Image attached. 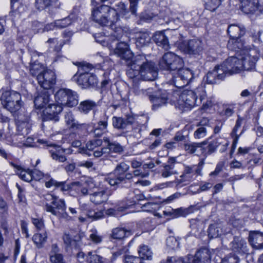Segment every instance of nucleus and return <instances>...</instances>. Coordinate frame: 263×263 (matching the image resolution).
<instances>
[{"mask_svg":"<svg viewBox=\"0 0 263 263\" xmlns=\"http://www.w3.org/2000/svg\"><path fill=\"white\" fill-rule=\"evenodd\" d=\"M234 113V107L233 105L227 106L226 105L222 111L221 115L227 117L231 116Z\"/></svg>","mask_w":263,"mask_h":263,"instance_id":"obj_64","label":"nucleus"},{"mask_svg":"<svg viewBox=\"0 0 263 263\" xmlns=\"http://www.w3.org/2000/svg\"><path fill=\"white\" fill-rule=\"evenodd\" d=\"M63 106L58 103H50L43 111V120H54L58 121L59 120V115L62 112Z\"/></svg>","mask_w":263,"mask_h":263,"instance_id":"obj_14","label":"nucleus"},{"mask_svg":"<svg viewBox=\"0 0 263 263\" xmlns=\"http://www.w3.org/2000/svg\"><path fill=\"white\" fill-rule=\"evenodd\" d=\"M151 36L149 32L139 31L136 35V44L137 47L141 48L149 45L151 42Z\"/></svg>","mask_w":263,"mask_h":263,"instance_id":"obj_30","label":"nucleus"},{"mask_svg":"<svg viewBox=\"0 0 263 263\" xmlns=\"http://www.w3.org/2000/svg\"><path fill=\"white\" fill-rule=\"evenodd\" d=\"M113 25L112 27H110L113 29V32L111 34L110 37L112 40H121L124 36H127L128 34H130L131 30L127 26H123V27H115L113 28Z\"/></svg>","mask_w":263,"mask_h":263,"instance_id":"obj_31","label":"nucleus"},{"mask_svg":"<svg viewBox=\"0 0 263 263\" xmlns=\"http://www.w3.org/2000/svg\"><path fill=\"white\" fill-rule=\"evenodd\" d=\"M227 31L230 37L227 44L228 48L235 51L242 49L243 43L240 38L246 33L245 28L243 26L232 24L229 26Z\"/></svg>","mask_w":263,"mask_h":263,"instance_id":"obj_6","label":"nucleus"},{"mask_svg":"<svg viewBox=\"0 0 263 263\" xmlns=\"http://www.w3.org/2000/svg\"><path fill=\"white\" fill-rule=\"evenodd\" d=\"M81 65V69L85 71V72L81 73L77 79L78 84L81 86L82 88H88L89 87H94L97 85L98 79L96 76L92 73L87 72L91 68V65L89 64H83L79 63Z\"/></svg>","mask_w":263,"mask_h":263,"instance_id":"obj_9","label":"nucleus"},{"mask_svg":"<svg viewBox=\"0 0 263 263\" xmlns=\"http://www.w3.org/2000/svg\"><path fill=\"white\" fill-rule=\"evenodd\" d=\"M134 123L129 124L132 125V129L127 132V135L139 139L142 136V131L146 128L145 123L147 122V119L144 116L138 115H134Z\"/></svg>","mask_w":263,"mask_h":263,"instance_id":"obj_11","label":"nucleus"},{"mask_svg":"<svg viewBox=\"0 0 263 263\" xmlns=\"http://www.w3.org/2000/svg\"><path fill=\"white\" fill-rule=\"evenodd\" d=\"M47 43L50 45L51 48H53V50L57 52L61 50V48L63 45V42H60L59 43L58 39L57 38L49 39Z\"/></svg>","mask_w":263,"mask_h":263,"instance_id":"obj_55","label":"nucleus"},{"mask_svg":"<svg viewBox=\"0 0 263 263\" xmlns=\"http://www.w3.org/2000/svg\"><path fill=\"white\" fill-rule=\"evenodd\" d=\"M194 208H195V206L191 205L187 209H177L173 211V214L174 217L185 216L186 215L193 212V209Z\"/></svg>","mask_w":263,"mask_h":263,"instance_id":"obj_50","label":"nucleus"},{"mask_svg":"<svg viewBox=\"0 0 263 263\" xmlns=\"http://www.w3.org/2000/svg\"><path fill=\"white\" fill-rule=\"evenodd\" d=\"M134 66H137V64H136V58L130 63V68L127 71V75L130 78L133 80V83L135 81L137 80L138 78H137L139 74H140L139 70L137 68H133Z\"/></svg>","mask_w":263,"mask_h":263,"instance_id":"obj_42","label":"nucleus"},{"mask_svg":"<svg viewBox=\"0 0 263 263\" xmlns=\"http://www.w3.org/2000/svg\"><path fill=\"white\" fill-rule=\"evenodd\" d=\"M58 0H35V6L39 10H43L50 7H58Z\"/></svg>","mask_w":263,"mask_h":263,"instance_id":"obj_36","label":"nucleus"},{"mask_svg":"<svg viewBox=\"0 0 263 263\" xmlns=\"http://www.w3.org/2000/svg\"><path fill=\"white\" fill-rule=\"evenodd\" d=\"M148 98L153 104L154 108L158 107L166 103L167 99L164 97H159L157 95H148Z\"/></svg>","mask_w":263,"mask_h":263,"instance_id":"obj_41","label":"nucleus"},{"mask_svg":"<svg viewBox=\"0 0 263 263\" xmlns=\"http://www.w3.org/2000/svg\"><path fill=\"white\" fill-rule=\"evenodd\" d=\"M151 89L148 88L147 89H140L139 88V85L137 83H134L133 85L132 90L134 93L136 95H146L148 96L149 93H151L150 90Z\"/></svg>","mask_w":263,"mask_h":263,"instance_id":"obj_57","label":"nucleus"},{"mask_svg":"<svg viewBox=\"0 0 263 263\" xmlns=\"http://www.w3.org/2000/svg\"><path fill=\"white\" fill-rule=\"evenodd\" d=\"M67 98V103L66 106L71 107L78 104V96L75 91L70 89Z\"/></svg>","mask_w":263,"mask_h":263,"instance_id":"obj_49","label":"nucleus"},{"mask_svg":"<svg viewBox=\"0 0 263 263\" xmlns=\"http://www.w3.org/2000/svg\"><path fill=\"white\" fill-rule=\"evenodd\" d=\"M69 90L70 89L66 88L59 89L54 95L56 102L62 106H66Z\"/></svg>","mask_w":263,"mask_h":263,"instance_id":"obj_35","label":"nucleus"},{"mask_svg":"<svg viewBox=\"0 0 263 263\" xmlns=\"http://www.w3.org/2000/svg\"><path fill=\"white\" fill-rule=\"evenodd\" d=\"M130 10L123 3L116 5V8L106 5L93 8L91 18L93 21L102 26L112 27L120 20V16L128 18L130 17Z\"/></svg>","mask_w":263,"mask_h":263,"instance_id":"obj_1","label":"nucleus"},{"mask_svg":"<svg viewBox=\"0 0 263 263\" xmlns=\"http://www.w3.org/2000/svg\"><path fill=\"white\" fill-rule=\"evenodd\" d=\"M179 47L183 52L190 54H200L203 50L202 42L197 39L183 41L180 44Z\"/></svg>","mask_w":263,"mask_h":263,"instance_id":"obj_12","label":"nucleus"},{"mask_svg":"<svg viewBox=\"0 0 263 263\" xmlns=\"http://www.w3.org/2000/svg\"><path fill=\"white\" fill-rule=\"evenodd\" d=\"M47 235L46 232L35 234L32 237V240L38 248H42L47 240Z\"/></svg>","mask_w":263,"mask_h":263,"instance_id":"obj_46","label":"nucleus"},{"mask_svg":"<svg viewBox=\"0 0 263 263\" xmlns=\"http://www.w3.org/2000/svg\"><path fill=\"white\" fill-rule=\"evenodd\" d=\"M86 261L87 263H103V258L98 255L96 251L88 252L86 255Z\"/></svg>","mask_w":263,"mask_h":263,"instance_id":"obj_45","label":"nucleus"},{"mask_svg":"<svg viewBox=\"0 0 263 263\" xmlns=\"http://www.w3.org/2000/svg\"><path fill=\"white\" fill-rule=\"evenodd\" d=\"M47 146L52 147L49 150L50 156L52 159L59 162H64L67 160V158L65 154H70L71 151L69 148H63L60 146L55 144H46Z\"/></svg>","mask_w":263,"mask_h":263,"instance_id":"obj_16","label":"nucleus"},{"mask_svg":"<svg viewBox=\"0 0 263 263\" xmlns=\"http://www.w3.org/2000/svg\"><path fill=\"white\" fill-rule=\"evenodd\" d=\"M214 70L217 73L218 79H220V80L224 79L227 75H230L228 70H227L226 66H224L223 62L220 65L216 66L214 67Z\"/></svg>","mask_w":263,"mask_h":263,"instance_id":"obj_44","label":"nucleus"},{"mask_svg":"<svg viewBox=\"0 0 263 263\" xmlns=\"http://www.w3.org/2000/svg\"><path fill=\"white\" fill-rule=\"evenodd\" d=\"M176 163V161L175 158H170L167 162L163 164V168L161 170V176L163 178H167L177 174L178 172L175 168Z\"/></svg>","mask_w":263,"mask_h":263,"instance_id":"obj_26","label":"nucleus"},{"mask_svg":"<svg viewBox=\"0 0 263 263\" xmlns=\"http://www.w3.org/2000/svg\"><path fill=\"white\" fill-rule=\"evenodd\" d=\"M50 102V94L48 91H45L36 97L34 100L35 106L38 108L45 107Z\"/></svg>","mask_w":263,"mask_h":263,"instance_id":"obj_32","label":"nucleus"},{"mask_svg":"<svg viewBox=\"0 0 263 263\" xmlns=\"http://www.w3.org/2000/svg\"><path fill=\"white\" fill-rule=\"evenodd\" d=\"M134 115H126L124 118L114 116L112 118V126L118 129H124L129 123H134Z\"/></svg>","mask_w":263,"mask_h":263,"instance_id":"obj_22","label":"nucleus"},{"mask_svg":"<svg viewBox=\"0 0 263 263\" xmlns=\"http://www.w3.org/2000/svg\"><path fill=\"white\" fill-rule=\"evenodd\" d=\"M129 165L124 162L118 164L114 170L113 174L106 178V181L113 186H118L122 183H126L133 178V174L127 173Z\"/></svg>","mask_w":263,"mask_h":263,"instance_id":"obj_4","label":"nucleus"},{"mask_svg":"<svg viewBox=\"0 0 263 263\" xmlns=\"http://www.w3.org/2000/svg\"><path fill=\"white\" fill-rule=\"evenodd\" d=\"M205 96L206 92L202 85L194 90H184L179 96L176 106L182 110L191 109L195 105L200 104Z\"/></svg>","mask_w":263,"mask_h":263,"instance_id":"obj_2","label":"nucleus"},{"mask_svg":"<svg viewBox=\"0 0 263 263\" xmlns=\"http://www.w3.org/2000/svg\"><path fill=\"white\" fill-rule=\"evenodd\" d=\"M10 164L13 167L17 170L16 174L20 178L26 182H30L33 180L32 175V171L29 169H24L22 166L10 162Z\"/></svg>","mask_w":263,"mask_h":263,"instance_id":"obj_33","label":"nucleus"},{"mask_svg":"<svg viewBox=\"0 0 263 263\" xmlns=\"http://www.w3.org/2000/svg\"><path fill=\"white\" fill-rule=\"evenodd\" d=\"M240 8L246 14L253 13L259 11L263 14V8L258 5V0H239Z\"/></svg>","mask_w":263,"mask_h":263,"instance_id":"obj_18","label":"nucleus"},{"mask_svg":"<svg viewBox=\"0 0 263 263\" xmlns=\"http://www.w3.org/2000/svg\"><path fill=\"white\" fill-rule=\"evenodd\" d=\"M159 65L162 69L176 71L183 67L184 63L179 56L172 52H167L160 59Z\"/></svg>","mask_w":263,"mask_h":263,"instance_id":"obj_8","label":"nucleus"},{"mask_svg":"<svg viewBox=\"0 0 263 263\" xmlns=\"http://www.w3.org/2000/svg\"><path fill=\"white\" fill-rule=\"evenodd\" d=\"M37 143L43 144H47V142L45 140L37 139L36 142H35L34 139L33 137H29L26 139L24 143V145L27 147H36L37 146Z\"/></svg>","mask_w":263,"mask_h":263,"instance_id":"obj_53","label":"nucleus"},{"mask_svg":"<svg viewBox=\"0 0 263 263\" xmlns=\"http://www.w3.org/2000/svg\"><path fill=\"white\" fill-rule=\"evenodd\" d=\"M218 80H220L218 79V76L217 73L213 69L211 71H209L206 74V81L209 84H215L217 82Z\"/></svg>","mask_w":263,"mask_h":263,"instance_id":"obj_56","label":"nucleus"},{"mask_svg":"<svg viewBox=\"0 0 263 263\" xmlns=\"http://www.w3.org/2000/svg\"><path fill=\"white\" fill-rule=\"evenodd\" d=\"M193 78L192 72L189 69L181 68L178 69L175 75L172 76V80L170 81V84L173 87L180 89L188 84Z\"/></svg>","mask_w":263,"mask_h":263,"instance_id":"obj_10","label":"nucleus"},{"mask_svg":"<svg viewBox=\"0 0 263 263\" xmlns=\"http://www.w3.org/2000/svg\"><path fill=\"white\" fill-rule=\"evenodd\" d=\"M108 116L105 112H102L96 126L93 127L92 133L95 137H100L107 132Z\"/></svg>","mask_w":263,"mask_h":263,"instance_id":"obj_20","label":"nucleus"},{"mask_svg":"<svg viewBox=\"0 0 263 263\" xmlns=\"http://www.w3.org/2000/svg\"><path fill=\"white\" fill-rule=\"evenodd\" d=\"M155 43L159 47H161L165 50H168L170 48V44L167 37L165 35L164 32H156L154 36Z\"/></svg>","mask_w":263,"mask_h":263,"instance_id":"obj_29","label":"nucleus"},{"mask_svg":"<svg viewBox=\"0 0 263 263\" xmlns=\"http://www.w3.org/2000/svg\"><path fill=\"white\" fill-rule=\"evenodd\" d=\"M45 70L40 64L34 63L30 66V73L33 77H36L37 80L39 76L42 74Z\"/></svg>","mask_w":263,"mask_h":263,"instance_id":"obj_43","label":"nucleus"},{"mask_svg":"<svg viewBox=\"0 0 263 263\" xmlns=\"http://www.w3.org/2000/svg\"><path fill=\"white\" fill-rule=\"evenodd\" d=\"M47 201L50 203H46L44 209L47 212L57 217L59 219H70V217L66 212V206L64 199L58 197L48 194L45 197Z\"/></svg>","mask_w":263,"mask_h":263,"instance_id":"obj_3","label":"nucleus"},{"mask_svg":"<svg viewBox=\"0 0 263 263\" xmlns=\"http://www.w3.org/2000/svg\"><path fill=\"white\" fill-rule=\"evenodd\" d=\"M102 140L101 139H93L89 140L86 144V148L89 151H94L96 148L100 146L102 144Z\"/></svg>","mask_w":263,"mask_h":263,"instance_id":"obj_54","label":"nucleus"},{"mask_svg":"<svg viewBox=\"0 0 263 263\" xmlns=\"http://www.w3.org/2000/svg\"><path fill=\"white\" fill-rule=\"evenodd\" d=\"M130 234V230H126L124 228H116L112 230L111 237L115 239H121Z\"/></svg>","mask_w":263,"mask_h":263,"instance_id":"obj_38","label":"nucleus"},{"mask_svg":"<svg viewBox=\"0 0 263 263\" xmlns=\"http://www.w3.org/2000/svg\"><path fill=\"white\" fill-rule=\"evenodd\" d=\"M65 120L67 124L70 127L72 126H73L74 124L77 122V121H75L73 116L71 112H66L65 115Z\"/></svg>","mask_w":263,"mask_h":263,"instance_id":"obj_62","label":"nucleus"},{"mask_svg":"<svg viewBox=\"0 0 263 263\" xmlns=\"http://www.w3.org/2000/svg\"><path fill=\"white\" fill-rule=\"evenodd\" d=\"M73 18L74 16H73L72 14H71L63 19L55 21L56 27L62 29L69 26L71 24V20Z\"/></svg>","mask_w":263,"mask_h":263,"instance_id":"obj_48","label":"nucleus"},{"mask_svg":"<svg viewBox=\"0 0 263 263\" xmlns=\"http://www.w3.org/2000/svg\"><path fill=\"white\" fill-rule=\"evenodd\" d=\"M239 258L235 254H230L222 259L221 263H239Z\"/></svg>","mask_w":263,"mask_h":263,"instance_id":"obj_59","label":"nucleus"},{"mask_svg":"<svg viewBox=\"0 0 263 263\" xmlns=\"http://www.w3.org/2000/svg\"><path fill=\"white\" fill-rule=\"evenodd\" d=\"M124 263H144L139 257L127 255L124 258Z\"/></svg>","mask_w":263,"mask_h":263,"instance_id":"obj_60","label":"nucleus"},{"mask_svg":"<svg viewBox=\"0 0 263 263\" xmlns=\"http://www.w3.org/2000/svg\"><path fill=\"white\" fill-rule=\"evenodd\" d=\"M115 53L121 59L126 61L133 57V53L129 48V45L125 42H121L117 44Z\"/></svg>","mask_w":263,"mask_h":263,"instance_id":"obj_24","label":"nucleus"},{"mask_svg":"<svg viewBox=\"0 0 263 263\" xmlns=\"http://www.w3.org/2000/svg\"><path fill=\"white\" fill-rule=\"evenodd\" d=\"M50 261L51 263H67L62 254L50 255Z\"/></svg>","mask_w":263,"mask_h":263,"instance_id":"obj_61","label":"nucleus"},{"mask_svg":"<svg viewBox=\"0 0 263 263\" xmlns=\"http://www.w3.org/2000/svg\"><path fill=\"white\" fill-rule=\"evenodd\" d=\"M221 2V0H205V8L210 11H214L219 7Z\"/></svg>","mask_w":263,"mask_h":263,"instance_id":"obj_51","label":"nucleus"},{"mask_svg":"<svg viewBox=\"0 0 263 263\" xmlns=\"http://www.w3.org/2000/svg\"><path fill=\"white\" fill-rule=\"evenodd\" d=\"M96 106L97 104L95 102L88 100L81 102L79 106V109L81 112L87 114L90 110L96 107Z\"/></svg>","mask_w":263,"mask_h":263,"instance_id":"obj_40","label":"nucleus"},{"mask_svg":"<svg viewBox=\"0 0 263 263\" xmlns=\"http://www.w3.org/2000/svg\"><path fill=\"white\" fill-rule=\"evenodd\" d=\"M136 64L133 68H138L140 73V77L145 81H154L158 76L157 68L155 63L152 61H147L145 57L142 55H138L136 57Z\"/></svg>","mask_w":263,"mask_h":263,"instance_id":"obj_5","label":"nucleus"},{"mask_svg":"<svg viewBox=\"0 0 263 263\" xmlns=\"http://www.w3.org/2000/svg\"><path fill=\"white\" fill-rule=\"evenodd\" d=\"M0 100L3 106L12 113L18 110L23 105L21 94L14 90L3 92Z\"/></svg>","mask_w":263,"mask_h":263,"instance_id":"obj_7","label":"nucleus"},{"mask_svg":"<svg viewBox=\"0 0 263 263\" xmlns=\"http://www.w3.org/2000/svg\"><path fill=\"white\" fill-rule=\"evenodd\" d=\"M249 242L253 248L263 249V233L259 231H252L249 235Z\"/></svg>","mask_w":263,"mask_h":263,"instance_id":"obj_27","label":"nucleus"},{"mask_svg":"<svg viewBox=\"0 0 263 263\" xmlns=\"http://www.w3.org/2000/svg\"><path fill=\"white\" fill-rule=\"evenodd\" d=\"M232 250L240 254H248L249 250L247 242L242 238L235 237L231 242Z\"/></svg>","mask_w":263,"mask_h":263,"instance_id":"obj_23","label":"nucleus"},{"mask_svg":"<svg viewBox=\"0 0 263 263\" xmlns=\"http://www.w3.org/2000/svg\"><path fill=\"white\" fill-rule=\"evenodd\" d=\"M103 140L107 144L108 152H109L110 156H112V153L121 154L123 152L124 147L119 143L116 141H111L108 137H104Z\"/></svg>","mask_w":263,"mask_h":263,"instance_id":"obj_34","label":"nucleus"},{"mask_svg":"<svg viewBox=\"0 0 263 263\" xmlns=\"http://www.w3.org/2000/svg\"><path fill=\"white\" fill-rule=\"evenodd\" d=\"M224 66L226 65L229 72V74L240 72L242 70L241 61L239 58L232 56L226 59L224 62Z\"/></svg>","mask_w":263,"mask_h":263,"instance_id":"obj_19","label":"nucleus"},{"mask_svg":"<svg viewBox=\"0 0 263 263\" xmlns=\"http://www.w3.org/2000/svg\"><path fill=\"white\" fill-rule=\"evenodd\" d=\"M71 128L77 130L78 132H80L81 133H84L88 128V125L86 124H80L77 121L74 124L73 126L71 127Z\"/></svg>","mask_w":263,"mask_h":263,"instance_id":"obj_63","label":"nucleus"},{"mask_svg":"<svg viewBox=\"0 0 263 263\" xmlns=\"http://www.w3.org/2000/svg\"><path fill=\"white\" fill-rule=\"evenodd\" d=\"M194 256L200 263H209L211 259L210 252L205 248L199 249Z\"/></svg>","mask_w":263,"mask_h":263,"instance_id":"obj_37","label":"nucleus"},{"mask_svg":"<svg viewBox=\"0 0 263 263\" xmlns=\"http://www.w3.org/2000/svg\"><path fill=\"white\" fill-rule=\"evenodd\" d=\"M201 168L196 165L185 166L183 174L181 176L182 177L187 174H198L201 175Z\"/></svg>","mask_w":263,"mask_h":263,"instance_id":"obj_52","label":"nucleus"},{"mask_svg":"<svg viewBox=\"0 0 263 263\" xmlns=\"http://www.w3.org/2000/svg\"><path fill=\"white\" fill-rule=\"evenodd\" d=\"M221 232V229L218 224H210L208 229V236L210 238L218 237Z\"/></svg>","mask_w":263,"mask_h":263,"instance_id":"obj_47","label":"nucleus"},{"mask_svg":"<svg viewBox=\"0 0 263 263\" xmlns=\"http://www.w3.org/2000/svg\"><path fill=\"white\" fill-rule=\"evenodd\" d=\"M108 198V194L105 189L93 188L90 197V201L96 204H100L106 202Z\"/></svg>","mask_w":263,"mask_h":263,"instance_id":"obj_25","label":"nucleus"},{"mask_svg":"<svg viewBox=\"0 0 263 263\" xmlns=\"http://www.w3.org/2000/svg\"><path fill=\"white\" fill-rule=\"evenodd\" d=\"M228 145V141L224 138L221 137L216 138L209 143L206 149L204 148V156L215 152L218 146L220 147V152L223 153L226 151Z\"/></svg>","mask_w":263,"mask_h":263,"instance_id":"obj_17","label":"nucleus"},{"mask_svg":"<svg viewBox=\"0 0 263 263\" xmlns=\"http://www.w3.org/2000/svg\"><path fill=\"white\" fill-rule=\"evenodd\" d=\"M32 127V122L28 115L23 116L20 115L18 117L17 128L21 135L28 134Z\"/></svg>","mask_w":263,"mask_h":263,"instance_id":"obj_21","label":"nucleus"},{"mask_svg":"<svg viewBox=\"0 0 263 263\" xmlns=\"http://www.w3.org/2000/svg\"><path fill=\"white\" fill-rule=\"evenodd\" d=\"M138 253L140 258L142 259L152 260L153 258V252L151 249L146 245H140L138 249Z\"/></svg>","mask_w":263,"mask_h":263,"instance_id":"obj_39","label":"nucleus"},{"mask_svg":"<svg viewBox=\"0 0 263 263\" xmlns=\"http://www.w3.org/2000/svg\"><path fill=\"white\" fill-rule=\"evenodd\" d=\"M206 133L207 130L205 127L198 126V128L194 133V138L198 139L203 138L206 136Z\"/></svg>","mask_w":263,"mask_h":263,"instance_id":"obj_58","label":"nucleus"},{"mask_svg":"<svg viewBox=\"0 0 263 263\" xmlns=\"http://www.w3.org/2000/svg\"><path fill=\"white\" fill-rule=\"evenodd\" d=\"M206 144V141H203L201 143L185 144L184 145V148L190 154H195L197 155L203 154L204 156V147L203 146Z\"/></svg>","mask_w":263,"mask_h":263,"instance_id":"obj_28","label":"nucleus"},{"mask_svg":"<svg viewBox=\"0 0 263 263\" xmlns=\"http://www.w3.org/2000/svg\"><path fill=\"white\" fill-rule=\"evenodd\" d=\"M240 59L241 61L242 70H251L255 68L258 57L254 50L248 51L241 49Z\"/></svg>","mask_w":263,"mask_h":263,"instance_id":"obj_13","label":"nucleus"},{"mask_svg":"<svg viewBox=\"0 0 263 263\" xmlns=\"http://www.w3.org/2000/svg\"><path fill=\"white\" fill-rule=\"evenodd\" d=\"M39 84L45 89L51 88L56 82V76L54 72L50 69H46L42 74L39 76Z\"/></svg>","mask_w":263,"mask_h":263,"instance_id":"obj_15","label":"nucleus"}]
</instances>
